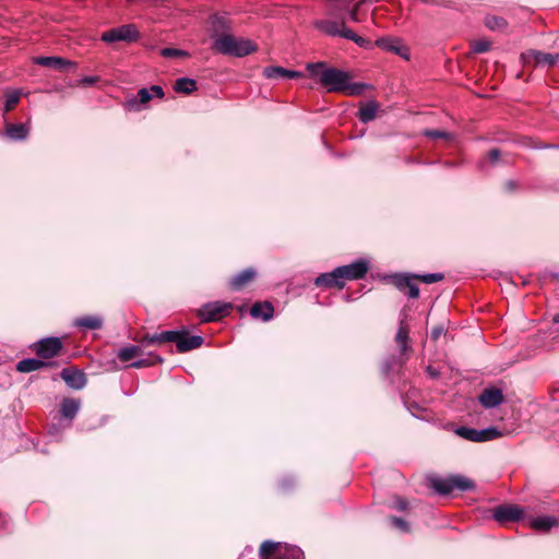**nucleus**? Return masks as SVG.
<instances>
[{
  "instance_id": "obj_1",
  "label": "nucleus",
  "mask_w": 559,
  "mask_h": 559,
  "mask_svg": "<svg viewBox=\"0 0 559 559\" xmlns=\"http://www.w3.org/2000/svg\"><path fill=\"white\" fill-rule=\"evenodd\" d=\"M307 70L310 76L318 79L328 92L359 96L367 87L364 83H353L348 72L328 67L324 62L308 63Z\"/></svg>"
},
{
  "instance_id": "obj_2",
  "label": "nucleus",
  "mask_w": 559,
  "mask_h": 559,
  "mask_svg": "<svg viewBox=\"0 0 559 559\" xmlns=\"http://www.w3.org/2000/svg\"><path fill=\"white\" fill-rule=\"evenodd\" d=\"M213 49L217 52L233 57H245L257 50V45L251 40L236 37L231 34L219 35L213 43Z\"/></svg>"
},
{
  "instance_id": "obj_3",
  "label": "nucleus",
  "mask_w": 559,
  "mask_h": 559,
  "mask_svg": "<svg viewBox=\"0 0 559 559\" xmlns=\"http://www.w3.org/2000/svg\"><path fill=\"white\" fill-rule=\"evenodd\" d=\"M338 16H340V20L324 19V20L316 21L314 26L320 32H322L329 36L343 37V38L353 40L360 47H365L367 45V41L362 37L358 36L355 32L347 28L345 25L344 17L341 16L340 14H338Z\"/></svg>"
},
{
  "instance_id": "obj_4",
  "label": "nucleus",
  "mask_w": 559,
  "mask_h": 559,
  "mask_svg": "<svg viewBox=\"0 0 559 559\" xmlns=\"http://www.w3.org/2000/svg\"><path fill=\"white\" fill-rule=\"evenodd\" d=\"M260 556L262 559H304V554L296 546L282 545L266 540L260 547Z\"/></svg>"
},
{
  "instance_id": "obj_5",
  "label": "nucleus",
  "mask_w": 559,
  "mask_h": 559,
  "mask_svg": "<svg viewBox=\"0 0 559 559\" xmlns=\"http://www.w3.org/2000/svg\"><path fill=\"white\" fill-rule=\"evenodd\" d=\"M454 432L456 436L472 442H486L504 436V431L496 427H488L478 430L475 428L461 426L455 428Z\"/></svg>"
},
{
  "instance_id": "obj_6",
  "label": "nucleus",
  "mask_w": 559,
  "mask_h": 559,
  "mask_svg": "<svg viewBox=\"0 0 559 559\" xmlns=\"http://www.w3.org/2000/svg\"><path fill=\"white\" fill-rule=\"evenodd\" d=\"M139 31L133 24H124L119 27H114L104 32L100 39L107 44L116 41L132 43L138 40Z\"/></svg>"
},
{
  "instance_id": "obj_7",
  "label": "nucleus",
  "mask_w": 559,
  "mask_h": 559,
  "mask_svg": "<svg viewBox=\"0 0 559 559\" xmlns=\"http://www.w3.org/2000/svg\"><path fill=\"white\" fill-rule=\"evenodd\" d=\"M233 308L229 302H209L199 310V317L204 322L216 321L228 313Z\"/></svg>"
},
{
  "instance_id": "obj_8",
  "label": "nucleus",
  "mask_w": 559,
  "mask_h": 559,
  "mask_svg": "<svg viewBox=\"0 0 559 559\" xmlns=\"http://www.w3.org/2000/svg\"><path fill=\"white\" fill-rule=\"evenodd\" d=\"M35 352L43 360L58 356L62 349V343L59 337H47L35 344Z\"/></svg>"
},
{
  "instance_id": "obj_9",
  "label": "nucleus",
  "mask_w": 559,
  "mask_h": 559,
  "mask_svg": "<svg viewBox=\"0 0 559 559\" xmlns=\"http://www.w3.org/2000/svg\"><path fill=\"white\" fill-rule=\"evenodd\" d=\"M524 514L523 508L516 504H501L493 510L492 518L501 523L519 521Z\"/></svg>"
},
{
  "instance_id": "obj_10",
  "label": "nucleus",
  "mask_w": 559,
  "mask_h": 559,
  "mask_svg": "<svg viewBox=\"0 0 559 559\" xmlns=\"http://www.w3.org/2000/svg\"><path fill=\"white\" fill-rule=\"evenodd\" d=\"M367 271L368 264L362 260H358L348 265L337 267V273H340V276L344 284L346 281L362 278L366 275Z\"/></svg>"
},
{
  "instance_id": "obj_11",
  "label": "nucleus",
  "mask_w": 559,
  "mask_h": 559,
  "mask_svg": "<svg viewBox=\"0 0 559 559\" xmlns=\"http://www.w3.org/2000/svg\"><path fill=\"white\" fill-rule=\"evenodd\" d=\"M376 45L379 48L401 56L402 58H409V49L404 45L403 40L399 37H381L376 40Z\"/></svg>"
},
{
  "instance_id": "obj_12",
  "label": "nucleus",
  "mask_w": 559,
  "mask_h": 559,
  "mask_svg": "<svg viewBox=\"0 0 559 559\" xmlns=\"http://www.w3.org/2000/svg\"><path fill=\"white\" fill-rule=\"evenodd\" d=\"M173 343H176L179 353H187L192 349L201 347L203 337L200 335H189L187 331H177V337Z\"/></svg>"
},
{
  "instance_id": "obj_13",
  "label": "nucleus",
  "mask_w": 559,
  "mask_h": 559,
  "mask_svg": "<svg viewBox=\"0 0 559 559\" xmlns=\"http://www.w3.org/2000/svg\"><path fill=\"white\" fill-rule=\"evenodd\" d=\"M478 401L485 408H493L503 403L504 395L501 389L489 386L481 391L478 396Z\"/></svg>"
},
{
  "instance_id": "obj_14",
  "label": "nucleus",
  "mask_w": 559,
  "mask_h": 559,
  "mask_svg": "<svg viewBox=\"0 0 559 559\" xmlns=\"http://www.w3.org/2000/svg\"><path fill=\"white\" fill-rule=\"evenodd\" d=\"M230 31V21L226 15L213 14L210 17L211 37L215 40L219 35H227Z\"/></svg>"
},
{
  "instance_id": "obj_15",
  "label": "nucleus",
  "mask_w": 559,
  "mask_h": 559,
  "mask_svg": "<svg viewBox=\"0 0 559 559\" xmlns=\"http://www.w3.org/2000/svg\"><path fill=\"white\" fill-rule=\"evenodd\" d=\"M62 380L72 389L80 390L85 386V374L75 368H64L60 373Z\"/></svg>"
},
{
  "instance_id": "obj_16",
  "label": "nucleus",
  "mask_w": 559,
  "mask_h": 559,
  "mask_svg": "<svg viewBox=\"0 0 559 559\" xmlns=\"http://www.w3.org/2000/svg\"><path fill=\"white\" fill-rule=\"evenodd\" d=\"M333 1H334V5H333L332 12H331L332 15L338 16L340 12L346 11V12H348V16H349L350 21H353V22L360 21L358 11H359V8H360L362 1L355 3L353 5V8H350L352 0H333Z\"/></svg>"
},
{
  "instance_id": "obj_17",
  "label": "nucleus",
  "mask_w": 559,
  "mask_h": 559,
  "mask_svg": "<svg viewBox=\"0 0 559 559\" xmlns=\"http://www.w3.org/2000/svg\"><path fill=\"white\" fill-rule=\"evenodd\" d=\"M263 74L266 79H270V80H280V79L290 80V79H297V78L302 76V73L299 71L287 70L283 67H278V66L266 67L263 70Z\"/></svg>"
},
{
  "instance_id": "obj_18",
  "label": "nucleus",
  "mask_w": 559,
  "mask_h": 559,
  "mask_svg": "<svg viewBox=\"0 0 559 559\" xmlns=\"http://www.w3.org/2000/svg\"><path fill=\"white\" fill-rule=\"evenodd\" d=\"M314 284L318 287H326V288H332V287L343 288L344 287V283L340 276V273H337V267L334 269L332 272L320 274L314 280Z\"/></svg>"
},
{
  "instance_id": "obj_19",
  "label": "nucleus",
  "mask_w": 559,
  "mask_h": 559,
  "mask_svg": "<svg viewBox=\"0 0 559 559\" xmlns=\"http://www.w3.org/2000/svg\"><path fill=\"white\" fill-rule=\"evenodd\" d=\"M153 97V94L150 93L148 88H141L138 92V95L135 97L127 99L124 107L129 111H140L143 108V105L148 103Z\"/></svg>"
},
{
  "instance_id": "obj_20",
  "label": "nucleus",
  "mask_w": 559,
  "mask_h": 559,
  "mask_svg": "<svg viewBox=\"0 0 559 559\" xmlns=\"http://www.w3.org/2000/svg\"><path fill=\"white\" fill-rule=\"evenodd\" d=\"M559 525V520L551 515L537 516L530 520V526L537 532L547 533Z\"/></svg>"
},
{
  "instance_id": "obj_21",
  "label": "nucleus",
  "mask_w": 559,
  "mask_h": 559,
  "mask_svg": "<svg viewBox=\"0 0 559 559\" xmlns=\"http://www.w3.org/2000/svg\"><path fill=\"white\" fill-rule=\"evenodd\" d=\"M34 63H36L38 66L47 67V68L58 69V70H64L68 67L74 66L73 62H71L67 59H63L61 57H55V56L53 57H36L34 59Z\"/></svg>"
},
{
  "instance_id": "obj_22",
  "label": "nucleus",
  "mask_w": 559,
  "mask_h": 559,
  "mask_svg": "<svg viewBox=\"0 0 559 559\" xmlns=\"http://www.w3.org/2000/svg\"><path fill=\"white\" fill-rule=\"evenodd\" d=\"M250 314L254 319H262L263 321H269L273 318L274 308L267 301L255 302L250 309Z\"/></svg>"
},
{
  "instance_id": "obj_23",
  "label": "nucleus",
  "mask_w": 559,
  "mask_h": 559,
  "mask_svg": "<svg viewBox=\"0 0 559 559\" xmlns=\"http://www.w3.org/2000/svg\"><path fill=\"white\" fill-rule=\"evenodd\" d=\"M255 275V270L252 267L246 269L230 280V286L235 290H240L242 287L253 281Z\"/></svg>"
},
{
  "instance_id": "obj_24",
  "label": "nucleus",
  "mask_w": 559,
  "mask_h": 559,
  "mask_svg": "<svg viewBox=\"0 0 559 559\" xmlns=\"http://www.w3.org/2000/svg\"><path fill=\"white\" fill-rule=\"evenodd\" d=\"M177 337V331H164L155 334H146L142 340V344L153 345L167 342H174Z\"/></svg>"
},
{
  "instance_id": "obj_25",
  "label": "nucleus",
  "mask_w": 559,
  "mask_h": 559,
  "mask_svg": "<svg viewBox=\"0 0 559 559\" xmlns=\"http://www.w3.org/2000/svg\"><path fill=\"white\" fill-rule=\"evenodd\" d=\"M50 365H51L50 362L45 361L43 359L26 358V359L20 360L16 364V370L19 372L27 373V372H32V371L38 370L40 368H44V367H48Z\"/></svg>"
},
{
  "instance_id": "obj_26",
  "label": "nucleus",
  "mask_w": 559,
  "mask_h": 559,
  "mask_svg": "<svg viewBox=\"0 0 559 559\" xmlns=\"http://www.w3.org/2000/svg\"><path fill=\"white\" fill-rule=\"evenodd\" d=\"M379 108V103L369 100L360 106L357 116L361 122L367 123L376 118Z\"/></svg>"
},
{
  "instance_id": "obj_27",
  "label": "nucleus",
  "mask_w": 559,
  "mask_h": 559,
  "mask_svg": "<svg viewBox=\"0 0 559 559\" xmlns=\"http://www.w3.org/2000/svg\"><path fill=\"white\" fill-rule=\"evenodd\" d=\"M29 128L24 123H7L5 134L14 141H22L28 136Z\"/></svg>"
},
{
  "instance_id": "obj_28",
  "label": "nucleus",
  "mask_w": 559,
  "mask_h": 559,
  "mask_svg": "<svg viewBox=\"0 0 559 559\" xmlns=\"http://www.w3.org/2000/svg\"><path fill=\"white\" fill-rule=\"evenodd\" d=\"M409 328L404 320L400 321V326L395 335V341L400 346L401 353L404 354L411 349L408 345L409 341Z\"/></svg>"
},
{
  "instance_id": "obj_29",
  "label": "nucleus",
  "mask_w": 559,
  "mask_h": 559,
  "mask_svg": "<svg viewBox=\"0 0 559 559\" xmlns=\"http://www.w3.org/2000/svg\"><path fill=\"white\" fill-rule=\"evenodd\" d=\"M75 325L85 330H99L103 328V318L99 316H84L75 320Z\"/></svg>"
},
{
  "instance_id": "obj_30",
  "label": "nucleus",
  "mask_w": 559,
  "mask_h": 559,
  "mask_svg": "<svg viewBox=\"0 0 559 559\" xmlns=\"http://www.w3.org/2000/svg\"><path fill=\"white\" fill-rule=\"evenodd\" d=\"M80 408V402L75 399H63L60 405V413L64 418L72 420Z\"/></svg>"
},
{
  "instance_id": "obj_31",
  "label": "nucleus",
  "mask_w": 559,
  "mask_h": 559,
  "mask_svg": "<svg viewBox=\"0 0 559 559\" xmlns=\"http://www.w3.org/2000/svg\"><path fill=\"white\" fill-rule=\"evenodd\" d=\"M143 354L142 347L138 345H129L118 350L117 357L122 362H128L133 358H136Z\"/></svg>"
},
{
  "instance_id": "obj_32",
  "label": "nucleus",
  "mask_w": 559,
  "mask_h": 559,
  "mask_svg": "<svg viewBox=\"0 0 559 559\" xmlns=\"http://www.w3.org/2000/svg\"><path fill=\"white\" fill-rule=\"evenodd\" d=\"M174 90L181 94H191L197 90V82L193 79L180 78L177 79L174 85Z\"/></svg>"
},
{
  "instance_id": "obj_33",
  "label": "nucleus",
  "mask_w": 559,
  "mask_h": 559,
  "mask_svg": "<svg viewBox=\"0 0 559 559\" xmlns=\"http://www.w3.org/2000/svg\"><path fill=\"white\" fill-rule=\"evenodd\" d=\"M431 486L438 493L449 495L453 491L452 478H435L431 480Z\"/></svg>"
},
{
  "instance_id": "obj_34",
  "label": "nucleus",
  "mask_w": 559,
  "mask_h": 559,
  "mask_svg": "<svg viewBox=\"0 0 559 559\" xmlns=\"http://www.w3.org/2000/svg\"><path fill=\"white\" fill-rule=\"evenodd\" d=\"M534 59L537 64L552 67V66L559 63V53H548V52L535 51Z\"/></svg>"
},
{
  "instance_id": "obj_35",
  "label": "nucleus",
  "mask_w": 559,
  "mask_h": 559,
  "mask_svg": "<svg viewBox=\"0 0 559 559\" xmlns=\"http://www.w3.org/2000/svg\"><path fill=\"white\" fill-rule=\"evenodd\" d=\"M164 359L159 355L150 354L147 358L138 359L129 365L132 368H145L157 364H163Z\"/></svg>"
},
{
  "instance_id": "obj_36",
  "label": "nucleus",
  "mask_w": 559,
  "mask_h": 559,
  "mask_svg": "<svg viewBox=\"0 0 559 559\" xmlns=\"http://www.w3.org/2000/svg\"><path fill=\"white\" fill-rule=\"evenodd\" d=\"M451 478H452L453 490L457 489L460 491H467V490H472L475 488L474 481L464 476L454 475V476H451Z\"/></svg>"
},
{
  "instance_id": "obj_37",
  "label": "nucleus",
  "mask_w": 559,
  "mask_h": 559,
  "mask_svg": "<svg viewBox=\"0 0 559 559\" xmlns=\"http://www.w3.org/2000/svg\"><path fill=\"white\" fill-rule=\"evenodd\" d=\"M21 98V92L20 91H12L5 94V106H4V112L10 111L19 102Z\"/></svg>"
},
{
  "instance_id": "obj_38",
  "label": "nucleus",
  "mask_w": 559,
  "mask_h": 559,
  "mask_svg": "<svg viewBox=\"0 0 559 559\" xmlns=\"http://www.w3.org/2000/svg\"><path fill=\"white\" fill-rule=\"evenodd\" d=\"M504 19L496 15H490L485 19V25L490 29H501L506 26Z\"/></svg>"
},
{
  "instance_id": "obj_39",
  "label": "nucleus",
  "mask_w": 559,
  "mask_h": 559,
  "mask_svg": "<svg viewBox=\"0 0 559 559\" xmlns=\"http://www.w3.org/2000/svg\"><path fill=\"white\" fill-rule=\"evenodd\" d=\"M490 47H491V43L487 39L475 40L472 44V49L476 53L487 52L490 49Z\"/></svg>"
},
{
  "instance_id": "obj_40",
  "label": "nucleus",
  "mask_w": 559,
  "mask_h": 559,
  "mask_svg": "<svg viewBox=\"0 0 559 559\" xmlns=\"http://www.w3.org/2000/svg\"><path fill=\"white\" fill-rule=\"evenodd\" d=\"M415 277L420 280L421 282H424L426 284H432V283H436V282H439V281L443 280V274H441V273H428V274H423V275H416Z\"/></svg>"
},
{
  "instance_id": "obj_41",
  "label": "nucleus",
  "mask_w": 559,
  "mask_h": 559,
  "mask_svg": "<svg viewBox=\"0 0 559 559\" xmlns=\"http://www.w3.org/2000/svg\"><path fill=\"white\" fill-rule=\"evenodd\" d=\"M160 53L166 58H175L188 55L186 51L176 48H164L162 49Z\"/></svg>"
},
{
  "instance_id": "obj_42",
  "label": "nucleus",
  "mask_w": 559,
  "mask_h": 559,
  "mask_svg": "<svg viewBox=\"0 0 559 559\" xmlns=\"http://www.w3.org/2000/svg\"><path fill=\"white\" fill-rule=\"evenodd\" d=\"M390 522H391V524H392L394 527H396V528H399V530H401V531H403V532H408V531H409V525H408V523H407L406 521H404L403 519H401V518H397V516H391V518H390Z\"/></svg>"
},
{
  "instance_id": "obj_43",
  "label": "nucleus",
  "mask_w": 559,
  "mask_h": 559,
  "mask_svg": "<svg viewBox=\"0 0 559 559\" xmlns=\"http://www.w3.org/2000/svg\"><path fill=\"white\" fill-rule=\"evenodd\" d=\"M425 135L431 138V139H450L451 135L444 131L440 130H426L424 132Z\"/></svg>"
},
{
  "instance_id": "obj_44",
  "label": "nucleus",
  "mask_w": 559,
  "mask_h": 559,
  "mask_svg": "<svg viewBox=\"0 0 559 559\" xmlns=\"http://www.w3.org/2000/svg\"><path fill=\"white\" fill-rule=\"evenodd\" d=\"M412 283L411 277L408 276H399L395 280V285L399 289L404 290Z\"/></svg>"
},
{
  "instance_id": "obj_45",
  "label": "nucleus",
  "mask_w": 559,
  "mask_h": 559,
  "mask_svg": "<svg viewBox=\"0 0 559 559\" xmlns=\"http://www.w3.org/2000/svg\"><path fill=\"white\" fill-rule=\"evenodd\" d=\"M409 298H417L419 296V288L413 282L407 286V293Z\"/></svg>"
},
{
  "instance_id": "obj_46",
  "label": "nucleus",
  "mask_w": 559,
  "mask_h": 559,
  "mask_svg": "<svg viewBox=\"0 0 559 559\" xmlns=\"http://www.w3.org/2000/svg\"><path fill=\"white\" fill-rule=\"evenodd\" d=\"M501 156V152L498 148H492L488 152V159L490 163L496 164Z\"/></svg>"
},
{
  "instance_id": "obj_47",
  "label": "nucleus",
  "mask_w": 559,
  "mask_h": 559,
  "mask_svg": "<svg viewBox=\"0 0 559 559\" xmlns=\"http://www.w3.org/2000/svg\"><path fill=\"white\" fill-rule=\"evenodd\" d=\"M148 90H150V93L153 94V96H156L158 98L164 97V91L159 85H152Z\"/></svg>"
},
{
  "instance_id": "obj_48",
  "label": "nucleus",
  "mask_w": 559,
  "mask_h": 559,
  "mask_svg": "<svg viewBox=\"0 0 559 559\" xmlns=\"http://www.w3.org/2000/svg\"><path fill=\"white\" fill-rule=\"evenodd\" d=\"M394 508L399 511H404L407 508V501L402 498H396L394 501Z\"/></svg>"
},
{
  "instance_id": "obj_49",
  "label": "nucleus",
  "mask_w": 559,
  "mask_h": 559,
  "mask_svg": "<svg viewBox=\"0 0 559 559\" xmlns=\"http://www.w3.org/2000/svg\"><path fill=\"white\" fill-rule=\"evenodd\" d=\"M442 334H443V328L442 326H436L431 331V338L437 341Z\"/></svg>"
},
{
  "instance_id": "obj_50",
  "label": "nucleus",
  "mask_w": 559,
  "mask_h": 559,
  "mask_svg": "<svg viewBox=\"0 0 559 559\" xmlns=\"http://www.w3.org/2000/svg\"><path fill=\"white\" fill-rule=\"evenodd\" d=\"M98 81L97 76H85L81 80L84 85H93Z\"/></svg>"
},
{
  "instance_id": "obj_51",
  "label": "nucleus",
  "mask_w": 559,
  "mask_h": 559,
  "mask_svg": "<svg viewBox=\"0 0 559 559\" xmlns=\"http://www.w3.org/2000/svg\"><path fill=\"white\" fill-rule=\"evenodd\" d=\"M426 370H427V372L429 373V376H430L431 378H437V377L439 376L438 370H436V369H435L433 367H431V366H428Z\"/></svg>"
},
{
  "instance_id": "obj_52",
  "label": "nucleus",
  "mask_w": 559,
  "mask_h": 559,
  "mask_svg": "<svg viewBox=\"0 0 559 559\" xmlns=\"http://www.w3.org/2000/svg\"><path fill=\"white\" fill-rule=\"evenodd\" d=\"M514 186H515V182L514 181H508L506 183V187L508 188V190H513L514 189Z\"/></svg>"
},
{
  "instance_id": "obj_53",
  "label": "nucleus",
  "mask_w": 559,
  "mask_h": 559,
  "mask_svg": "<svg viewBox=\"0 0 559 559\" xmlns=\"http://www.w3.org/2000/svg\"><path fill=\"white\" fill-rule=\"evenodd\" d=\"M552 321L555 323H559V313L554 317Z\"/></svg>"
}]
</instances>
